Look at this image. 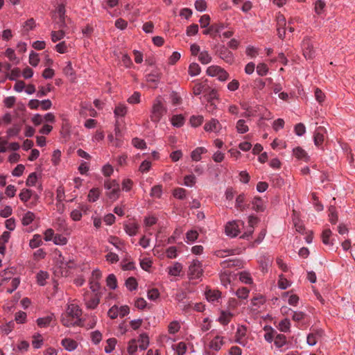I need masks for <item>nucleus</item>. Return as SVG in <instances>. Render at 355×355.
Returning <instances> with one entry per match:
<instances>
[{"mask_svg":"<svg viewBox=\"0 0 355 355\" xmlns=\"http://www.w3.org/2000/svg\"><path fill=\"white\" fill-rule=\"evenodd\" d=\"M82 311L75 304H70L65 313L62 314L61 322L65 327L78 326L83 327L84 323L80 316Z\"/></svg>","mask_w":355,"mask_h":355,"instance_id":"nucleus-1","label":"nucleus"},{"mask_svg":"<svg viewBox=\"0 0 355 355\" xmlns=\"http://www.w3.org/2000/svg\"><path fill=\"white\" fill-rule=\"evenodd\" d=\"M166 112V109L164 106L159 98H157L153 103L150 119L154 123H158L164 114Z\"/></svg>","mask_w":355,"mask_h":355,"instance_id":"nucleus-2","label":"nucleus"},{"mask_svg":"<svg viewBox=\"0 0 355 355\" xmlns=\"http://www.w3.org/2000/svg\"><path fill=\"white\" fill-rule=\"evenodd\" d=\"M202 272L201 263L197 259L193 260L189 267V277L191 279H199L202 275Z\"/></svg>","mask_w":355,"mask_h":355,"instance_id":"nucleus-3","label":"nucleus"},{"mask_svg":"<svg viewBox=\"0 0 355 355\" xmlns=\"http://www.w3.org/2000/svg\"><path fill=\"white\" fill-rule=\"evenodd\" d=\"M240 225H243V223L239 220L228 223L225 227L226 234L232 237L236 236L239 233Z\"/></svg>","mask_w":355,"mask_h":355,"instance_id":"nucleus-4","label":"nucleus"},{"mask_svg":"<svg viewBox=\"0 0 355 355\" xmlns=\"http://www.w3.org/2000/svg\"><path fill=\"white\" fill-rule=\"evenodd\" d=\"M220 266L223 270H229V269L232 268H242L243 262L237 259H229L221 262Z\"/></svg>","mask_w":355,"mask_h":355,"instance_id":"nucleus-5","label":"nucleus"},{"mask_svg":"<svg viewBox=\"0 0 355 355\" xmlns=\"http://www.w3.org/2000/svg\"><path fill=\"white\" fill-rule=\"evenodd\" d=\"M216 53L218 56L225 61L227 63H232L234 60L232 53L227 49L225 46L218 47Z\"/></svg>","mask_w":355,"mask_h":355,"instance_id":"nucleus-6","label":"nucleus"},{"mask_svg":"<svg viewBox=\"0 0 355 355\" xmlns=\"http://www.w3.org/2000/svg\"><path fill=\"white\" fill-rule=\"evenodd\" d=\"M303 54L307 59H312L315 55V50L310 40H304L302 42Z\"/></svg>","mask_w":355,"mask_h":355,"instance_id":"nucleus-7","label":"nucleus"},{"mask_svg":"<svg viewBox=\"0 0 355 355\" xmlns=\"http://www.w3.org/2000/svg\"><path fill=\"white\" fill-rule=\"evenodd\" d=\"M324 132L325 129L323 127L319 126L316 128L313 135L315 146H319L323 143Z\"/></svg>","mask_w":355,"mask_h":355,"instance_id":"nucleus-8","label":"nucleus"},{"mask_svg":"<svg viewBox=\"0 0 355 355\" xmlns=\"http://www.w3.org/2000/svg\"><path fill=\"white\" fill-rule=\"evenodd\" d=\"M245 202V196L244 193L239 194L236 199V207L239 210L243 211L249 207V205Z\"/></svg>","mask_w":355,"mask_h":355,"instance_id":"nucleus-9","label":"nucleus"},{"mask_svg":"<svg viewBox=\"0 0 355 355\" xmlns=\"http://www.w3.org/2000/svg\"><path fill=\"white\" fill-rule=\"evenodd\" d=\"M246 333V329L243 327H239L237 329L236 333V342L240 345H245L246 344V340L245 339V336Z\"/></svg>","mask_w":355,"mask_h":355,"instance_id":"nucleus-10","label":"nucleus"},{"mask_svg":"<svg viewBox=\"0 0 355 355\" xmlns=\"http://www.w3.org/2000/svg\"><path fill=\"white\" fill-rule=\"evenodd\" d=\"M100 297L101 296L99 293H95L92 297H90V299H85V304L87 307L90 309H95L100 302Z\"/></svg>","mask_w":355,"mask_h":355,"instance_id":"nucleus-11","label":"nucleus"},{"mask_svg":"<svg viewBox=\"0 0 355 355\" xmlns=\"http://www.w3.org/2000/svg\"><path fill=\"white\" fill-rule=\"evenodd\" d=\"M182 270V265L179 262H175L171 266L167 268L168 273L171 276L180 275Z\"/></svg>","mask_w":355,"mask_h":355,"instance_id":"nucleus-12","label":"nucleus"},{"mask_svg":"<svg viewBox=\"0 0 355 355\" xmlns=\"http://www.w3.org/2000/svg\"><path fill=\"white\" fill-rule=\"evenodd\" d=\"M125 232L130 236L137 234L139 230V225L135 223H128L124 225Z\"/></svg>","mask_w":355,"mask_h":355,"instance_id":"nucleus-13","label":"nucleus"},{"mask_svg":"<svg viewBox=\"0 0 355 355\" xmlns=\"http://www.w3.org/2000/svg\"><path fill=\"white\" fill-rule=\"evenodd\" d=\"M220 125L218 120L211 119L209 122L206 123L204 129L206 131L217 132L220 130Z\"/></svg>","mask_w":355,"mask_h":355,"instance_id":"nucleus-14","label":"nucleus"},{"mask_svg":"<svg viewBox=\"0 0 355 355\" xmlns=\"http://www.w3.org/2000/svg\"><path fill=\"white\" fill-rule=\"evenodd\" d=\"M61 343L64 349L68 351H73L78 346L77 342L71 338H64L62 340Z\"/></svg>","mask_w":355,"mask_h":355,"instance_id":"nucleus-15","label":"nucleus"},{"mask_svg":"<svg viewBox=\"0 0 355 355\" xmlns=\"http://www.w3.org/2000/svg\"><path fill=\"white\" fill-rule=\"evenodd\" d=\"M204 147H198L191 152V157L193 161L198 162L201 159V155L207 153Z\"/></svg>","mask_w":355,"mask_h":355,"instance_id":"nucleus-16","label":"nucleus"},{"mask_svg":"<svg viewBox=\"0 0 355 355\" xmlns=\"http://www.w3.org/2000/svg\"><path fill=\"white\" fill-rule=\"evenodd\" d=\"M223 344V338L217 336L210 342L209 347L215 351H218Z\"/></svg>","mask_w":355,"mask_h":355,"instance_id":"nucleus-17","label":"nucleus"},{"mask_svg":"<svg viewBox=\"0 0 355 355\" xmlns=\"http://www.w3.org/2000/svg\"><path fill=\"white\" fill-rule=\"evenodd\" d=\"M224 28V26L223 24H213L209 28L206 29L203 31L205 35H212L214 33H219Z\"/></svg>","mask_w":355,"mask_h":355,"instance_id":"nucleus-18","label":"nucleus"},{"mask_svg":"<svg viewBox=\"0 0 355 355\" xmlns=\"http://www.w3.org/2000/svg\"><path fill=\"white\" fill-rule=\"evenodd\" d=\"M252 204L253 209H254L256 211H263L265 209L263 200L259 197L254 198Z\"/></svg>","mask_w":355,"mask_h":355,"instance_id":"nucleus-19","label":"nucleus"},{"mask_svg":"<svg viewBox=\"0 0 355 355\" xmlns=\"http://www.w3.org/2000/svg\"><path fill=\"white\" fill-rule=\"evenodd\" d=\"M56 12L60 18V28H62L64 26V19H65V8L64 5L60 4L56 10Z\"/></svg>","mask_w":355,"mask_h":355,"instance_id":"nucleus-20","label":"nucleus"},{"mask_svg":"<svg viewBox=\"0 0 355 355\" xmlns=\"http://www.w3.org/2000/svg\"><path fill=\"white\" fill-rule=\"evenodd\" d=\"M291 322L288 319L285 318L279 322L278 329L282 332H288L290 331Z\"/></svg>","mask_w":355,"mask_h":355,"instance_id":"nucleus-21","label":"nucleus"},{"mask_svg":"<svg viewBox=\"0 0 355 355\" xmlns=\"http://www.w3.org/2000/svg\"><path fill=\"white\" fill-rule=\"evenodd\" d=\"M286 337L284 334L277 333L274 343L277 347L280 348L286 343Z\"/></svg>","mask_w":355,"mask_h":355,"instance_id":"nucleus-22","label":"nucleus"},{"mask_svg":"<svg viewBox=\"0 0 355 355\" xmlns=\"http://www.w3.org/2000/svg\"><path fill=\"white\" fill-rule=\"evenodd\" d=\"M198 60L202 64H207L211 61V57L207 51L200 52Z\"/></svg>","mask_w":355,"mask_h":355,"instance_id":"nucleus-23","label":"nucleus"},{"mask_svg":"<svg viewBox=\"0 0 355 355\" xmlns=\"http://www.w3.org/2000/svg\"><path fill=\"white\" fill-rule=\"evenodd\" d=\"M53 320V315H48L44 318H40L37 320V324L40 327H48Z\"/></svg>","mask_w":355,"mask_h":355,"instance_id":"nucleus-24","label":"nucleus"},{"mask_svg":"<svg viewBox=\"0 0 355 355\" xmlns=\"http://www.w3.org/2000/svg\"><path fill=\"white\" fill-rule=\"evenodd\" d=\"M230 275L231 272L230 270H223L220 273V279L225 286H227L230 283Z\"/></svg>","mask_w":355,"mask_h":355,"instance_id":"nucleus-25","label":"nucleus"},{"mask_svg":"<svg viewBox=\"0 0 355 355\" xmlns=\"http://www.w3.org/2000/svg\"><path fill=\"white\" fill-rule=\"evenodd\" d=\"M139 342V348L141 350H145L149 344L148 336L146 334H141L140 335Z\"/></svg>","mask_w":355,"mask_h":355,"instance_id":"nucleus-26","label":"nucleus"},{"mask_svg":"<svg viewBox=\"0 0 355 355\" xmlns=\"http://www.w3.org/2000/svg\"><path fill=\"white\" fill-rule=\"evenodd\" d=\"M200 71V67L196 62L191 63L189 67V73L191 76H198Z\"/></svg>","mask_w":355,"mask_h":355,"instance_id":"nucleus-27","label":"nucleus"},{"mask_svg":"<svg viewBox=\"0 0 355 355\" xmlns=\"http://www.w3.org/2000/svg\"><path fill=\"white\" fill-rule=\"evenodd\" d=\"M220 293L218 291L209 290L206 292V298L209 302H214L220 297Z\"/></svg>","mask_w":355,"mask_h":355,"instance_id":"nucleus-28","label":"nucleus"},{"mask_svg":"<svg viewBox=\"0 0 355 355\" xmlns=\"http://www.w3.org/2000/svg\"><path fill=\"white\" fill-rule=\"evenodd\" d=\"M236 130L239 133L247 132L249 130L248 126L245 124V121L243 119H239L236 125Z\"/></svg>","mask_w":355,"mask_h":355,"instance_id":"nucleus-29","label":"nucleus"},{"mask_svg":"<svg viewBox=\"0 0 355 355\" xmlns=\"http://www.w3.org/2000/svg\"><path fill=\"white\" fill-rule=\"evenodd\" d=\"M42 238L39 234H35L32 239L29 242V245L31 248H36L40 246L42 244Z\"/></svg>","mask_w":355,"mask_h":355,"instance_id":"nucleus-30","label":"nucleus"},{"mask_svg":"<svg viewBox=\"0 0 355 355\" xmlns=\"http://www.w3.org/2000/svg\"><path fill=\"white\" fill-rule=\"evenodd\" d=\"M232 316V313L230 312L223 311L219 318V321L221 324L224 325L227 324Z\"/></svg>","mask_w":355,"mask_h":355,"instance_id":"nucleus-31","label":"nucleus"},{"mask_svg":"<svg viewBox=\"0 0 355 355\" xmlns=\"http://www.w3.org/2000/svg\"><path fill=\"white\" fill-rule=\"evenodd\" d=\"M33 191L31 189H23L19 196L21 201L26 202L32 196Z\"/></svg>","mask_w":355,"mask_h":355,"instance_id":"nucleus-32","label":"nucleus"},{"mask_svg":"<svg viewBox=\"0 0 355 355\" xmlns=\"http://www.w3.org/2000/svg\"><path fill=\"white\" fill-rule=\"evenodd\" d=\"M35 218V214L31 211H27L22 218V224L24 225H30Z\"/></svg>","mask_w":355,"mask_h":355,"instance_id":"nucleus-33","label":"nucleus"},{"mask_svg":"<svg viewBox=\"0 0 355 355\" xmlns=\"http://www.w3.org/2000/svg\"><path fill=\"white\" fill-rule=\"evenodd\" d=\"M294 155L300 159H306L307 157V154L304 150H303L300 147H297L293 149Z\"/></svg>","mask_w":355,"mask_h":355,"instance_id":"nucleus-34","label":"nucleus"},{"mask_svg":"<svg viewBox=\"0 0 355 355\" xmlns=\"http://www.w3.org/2000/svg\"><path fill=\"white\" fill-rule=\"evenodd\" d=\"M320 337L319 333H311L307 336V343L311 346H313L316 344Z\"/></svg>","mask_w":355,"mask_h":355,"instance_id":"nucleus-35","label":"nucleus"},{"mask_svg":"<svg viewBox=\"0 0 355 355\" xmlns=\"http://www.w3.org/2000/svg\"><path fill=\"white\" fill-rule=\"evenodd\" d=\"M329 221L332 224H335L338 220V215L336 210V207L334 206H330L329 208Z\"/></svg>","mask_w":355,"mask_h":355,"instance_id":"nucleus-36","label":"nucleus"},{"mask_svg":"<svg viewBox=\"0 0 355 355\" xmlns=\"http://www.w3.org/2000/svg\"><path fill=\"white\" fill-rule=\"evenodd\" d=\"M173 349L178 355H184L186 353L187 347L185 343L180 342L174 346Z\"/></svg>","mask_w":355,"mask_h":355,"instance_id":"nucleus-37","label":"nucleus"},{"mask_svg":"<svg viewBox=\"0 0 355 355\" xmlns=\"http://www.w3.org/2000/svg\"><path fill=\"white\" fill-rule=\"evenodd\" d=\"M100 191L98 189L93 188L92 189L88 194V200L90 202H95L98 199Z\"/></svg>","mask_w":355,"mask_h":355,"instance_id":"nucleus-38","label":"nucleus"},{"mask_svg":"<svg viewBox=\"0 0 355 355\" xmlns=\"http://www.w3.org/2000/svg\"><path fill=\"white\" fill-rule=\"evenodd\" d=\"M49 277V274L46 272L40 271L37 275V282L40 286H44L46 284V279Z\"/></svg>","mask_w":355,"mask_h":355,"instance_id":"nucleus-39","label":"nucleus"},{"mask_svg":"<svg viewBox=\"0 0 355 355\" xmlns=\"http://www.w3.org/2000/svg\"><path fill=\"white\" fill-rule=\"evenodd\" d=\"M331 235V231L329 229L324 230L322 233V240L325 245H331L332 243L330 241V236Z\"/></svg>","mask_w":355,"mask_h":355,"instance_id":"nucleus-40","label":"nucleus"},{"mask_svg":"<svg viewBox=\"0 0 355 355\" xmlns=\"http://www.w3.org/2000/svg\"><path fill=\"white\" fill-rule=\"evenodd\" d=\"M114 112L116 116H124L127 112V107L124 105H118L116 106Z\"/></svg>","mask_w":355,"mask_h":355,"instance_id":"nucleus-41","label":"nucleus"},{"mask_svg":"<svg viewBox=\"0 0 355 355\" xmlns=\"http://www.w3.org/2000/svg\"><path fill=\"white\" fill-rule=\"evenodd\" d=\"M116 340L114 338H109L107 340V345L105 347V352L107 354L111 353L115 347Z\"/></svg>","mask_w":355,"mask_h":355,"instance_id":"nucleus-42","label":"nucleus"},{"mask_svg":"<svg viewBox=\"0 0 355 355\" xmlns=\"http://www.w3.org/2000/svg\"><path fill=\"white\" fill-rule=\"evenodd\" d=\"M184 122V117L182 115H174L171 119L172 124L176 127H181Z\"/></svg>","mask_w":355,"mask_h":355,"instance_id":"nucleus-43","label":"nucleus"},{"mask_svg":"<svg viewBox=\"0 0 355 355\" xmlns=\"http://www.w3.org/2000/svg\"><path fill=\"white\" fill-rule=\"evenodd\" d=\"M249 293H250V291H249L248 288H247L245 287H243V288H239L236 291V295L239 299L245 300V299H246L248 297Z\"/></svg>","mask_w":355,"mask_h":355,"instance_id":"nucleus-44","label":"nucleus"},{"mask_svg":"<svg viewBox=\"0 0 355 355\" xmlns=\"http://www.w3.org/2000/svg\"><path fill=\"white\" fill-rule=\"evenodd\" d=\"M325 3L322 0H317L315 3V12L320 15L324 12V8H325Z\"/></svg>","mask_w":355,"mask_h":355,"instance_id":"nucleus-45","label":"nucleus"},{"mask_svg":"<svg viewBox=\"0 0 355 355\" xmlns=\"http://www.w3.org/2000/svg\"><path fill=\"white\" fill-rule=\"evenodd\" d=\"M64 32L62 30L58 31H53L51 32V40L53 42H56L62 40L64 37Z\"/></svg>","mask_w":355,"mask_h":355,"instance_id":"nucleus-46","label":"nucleus"},{"mask_svg":"<svg viewBox=\"0 0 355 355\" xmlns=\"http://www.w3.org/2000/svg\"><path fill=\"white\" fill-rule=\"evenodd\" d=\"M125 286L130 291L135 290L137 287L136 279L130 277L125 282Z\"/></svg>","mask_w":355,"mask_h":355,"instance_id":"nucleus-47","label":"nucleus"},{"mask_svg":"<svg viewBox=\"0 0 355 355\" xmlns=\"http://www.w3.org/2000/svg\"><path fill=\"white\" fill-rule=\"evenodd\" d=\"M106 282L107 286H109L111 289H114L116 288V278L114 275H109L107 277Z\"/></svg>","mask_w":355,"mask_h":355,"instance_id":"nucleus-48","label":"nucleus"},{"mask_svg":"<svg viewBox=\"0 0 355 355\" xmlns=\"http://www.w3.org/2000/svg\"><path fill=\"white\" fill-rule=\"evenodd\" d=\"M239 279L246 284H250L252 282V279L250 274L246 272H241L239 273Z\"/></svg>","mask_w":355,"mask_h":355,"instance_id":"nucleus-49","label":"nucleus"},{"mask_svg":"<svg viewBox=\"0 0 355 355\" xmlns=\"http://www.w3.org/2000/svg\"><path fill=\"white\" fill-rule=\"evenodd\" d=\"M132 144L135 147L140 149H144L146 147V144L144 140L137 137L132 139Z\"/></svg>","mask_w":355,"mask_h":355,"instance_id":"nucleus-50","label":"nucleus"},{"mask_svg":"<svg viewBox=\"0 0 355 355\" xmlns=\"http://www.w3.org/2000/svg\"><path fill=\"white\" fill-rule=\"evenodd\" d=\"M168 328L169 334H174L180 330V325L178 322L173 321L169 324Z\"/></svg>","mask_w":355,"mask_h":355,"instance_id":"nucleus-51","label":"nucleus"},{"mask_svg":"<svg viewBox=\"0 0 355 355\" xmlns=\"http://www.w3.org/2000/svg\"><path fill=\"white\" fill-rule=\"evenodd\" d=\"M220 67L218 66H210L207 69V73L210 76H218L220 72Z\"/></svg>","mask_w":355,"mask_h":355,"instance_id":"nucleus-52","label":"nucleus"},{"mask_svg":"<svg viewBox=\"0 0 355 355\" xmlns=\"http://www.w3.org/2000/svg\"><path fill=\"white\" fill-rule=\"evenodd\" d=\"M51 87L50 85H48L46 87L41 86L39 87V90L37 93V96L39 98L45 96L49 92H51Z\"/></svg>","mask_w":355,"mask_h":355,"instance_id":"nucleus-53","label":"nucleus"},{"mask_svg":"<svg viewBox=\"0 0 355 355\" xmlns=\"http://www.w3.org/2000/svg\"><path fill=\"white\" fill-rule=\"evenodd\" d=\"M41 338V335L37 334L33 336V340L32 341V345L34 348L38 349L41 347L43 340Z\"/></svg>","mask_w":355,"mask_h":355,"instance_id":"nucleus-54","label":"nucleus"},{"mask_svg":"<svg viewBox=\"0 0 355 355\" xmlns=\"http://www.w3.org/2000/svg\"><path fill=\"white\" fill-rule=\"evenodd\" d=\"M268 71V68L267 65L264 63H260L257 67V73L259 76H265L266 75L267 72Z\"/></svg>","mask_w":355,"mask_h":355,"instance_id":"nucleus-55","label":"nucleus"},{"mask_svg":"<svg viewBox=\"0 0 355 355\" xmlns=\"http://www.w3.org/2000/svg\"><path fill=\"white\" fill-rule=\"evenodd\" d=\"M39 62L40 59L38 57V54L35 53L34 51H32L29 55V63L32 66L36 67L38 64Z\"/></svg>","mask_w":355,"mask_h":355,"instance_id":"nucleus-56","label":"nucleus"},{"mask_svg":"<svg viewBox=\"0 0 355 355\" xmlns=\"http://www.w3.org/2000/svg\"><path fill=\"white\" fill-rule=\"evenodd\" d=\"M53 242L56 245H65L67 243V239L62 235L56 234L53 237Z\"/></svg>","mask_w":355,"mask_h":355,"instance_id":"nucleus-57","label":"nucleus"},{"mask_svg":"<svg viewBox=\"0 0 355 355\" xmlns=\"http://www.w3.org/2000/svg\"><path fill=\"white\" fill-rule=\"evenodd\" d=\"M37 180V177L36 173H32L28 175V177L26 181V184L28 187H33L36 184Z\"/></svg>","mask_w":355,"mask_h":355,"instance_id":"nucleus-58","label":"nucleus"},{"mask_svg":"<svg viewBox=\"0 0 355 355\" xmlns=\"http://www.w3.org/2000/svg\"><path fill=\"white\" fill-rule=\"evenodd\" d=\"M173 196L176 198L182 200L186 196V190L182 188H177L173 191Z\"/></svg>","mask_w":355,"mask_h":355,"instance_id":"nucleus-59","label":"nucleus"},{"mask_svg":"<svg viewBox=\"0 0 355 355\" xmlns=\"http://www.w3.org/2000/svg\"><path fill=\"white\" fill-rule=\"evenodd\" d=\"M203 117L202 116H192L190 119V122L192 126L197 127L202 124Z\"/></svg>","mask_w":355,"mask_h":355,"instance_id":"nucleus-60","label":"nucleus"},{"mask_svg":"<svg viewBox=\"0 0 355 355\" xmlns=\"http://www.w3.org/2000/svg\"><path fill=\"white\" fill-rule=\"evenodd\" d=\"M162 186L161 185H155L151 189L150 195L153 197L160 198L162 195Z\"/></svg>","mask_w":355,"mask_h":355,"instance_id":"nucleus-61","label":"nucleus"},{"mask_svg":"<svg viewBox=\"0 0 355 355\" xmlns=\"http://www.w3.org/2000/svg\"><path fill=\"white\" fill-rule=\"evenodd\" d=\"M198 26L197 24H192L187 27V34L188 36L195 35L198 33Z\"/></svg>","mask_w":355,"mask_h":355,"instance_id":"nucleus-62","label":"nucleus"},{"mask_svg":"<svg viewBox=\"0 0 355 355\" xmlns=\"http://www.w3.org/2000/svg\"><path fill=\"white\" fill-rule=\"evenodd\" d=\"M196 183V177L193 175H189L184 177V185L192 187Z\"/></svg>","mask_w":355,"mask_h":355,"instance_id":"nucleus-63","label":"nucleus"},{"mask_svg":"<svg viewBox=\"0 0 355 355\" xmlns=\"http://www.w3.org/2000/svg\"><path fill=\"white\" fill-rule=\"evenodd\" d=\"M107 314L112 319L116 318L119 315V307L116 306H113L109 309Z\"/></svg>","mask_w":355,"mask_h":355,"instance_id":"nucleus-64","label":"nucleus"}]
</instances>
